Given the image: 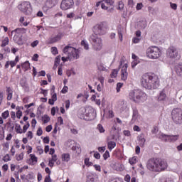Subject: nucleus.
<instances>
[{
	"label": "nucleus",
	"instance_id": "nucleus-1",
	"mask_svg": "<svg viewBox=\"0 0 182 182\" xmlns=\"http://www.w3.org/2000/svg\"><path fill=\"white\" fill-rule=\"evenodd\" d=\"M94 34L90 37V42L92 45L93 49L95 50H101L103 46L102 43V38L97 37V35L102 36V35L106 34V27L103 23H100L94 26L92 28Z\"/></svg>",
	"mask_w": 182,
	"mask_h": 182
},
{
	"label": "nucleus",
	"instance_id": "nucleus-2",
	"mask_svg": "<svg viewBox=\"0 0 182 182\" xmlns=\"http://www.w3.org/2000/svg\"><path fill=\"white\" fill-rule=\"evenodd\" d=\"M140 83L144 89L151 90L153 89H157L160 86V79L154 73H146L141 75Z\"/></svg>",
	"mask_w": 182,
	"mask_h": 182
},
{
	"label": "nucleus",
	"instance_id": "nucleus-3",
	"mask_svg": "<svg viewBox=\"0 0 182 182\" xmlns=\"http://www.w3.org/2000/svg\"><path fill=\"white\" fill-rule=\"evenodd\" d=\"M167 167H168L167 161L160 158H152L149 159L146 162V168L150 171H154V173L164 171V170H166Z\"/></svg>",
	"mask_w": 182,
	"mask_h": 182
},
{
	"label": "nucleus",
	"instance_id": "nucleus-4",
	"mask_svg": "<svg viewBox=\"0 0 182 182\" xmlns=\"http://www.w3.org/2000/svg\"><path fill=\"white\" fill-rule=\"evenodd\" d=\"M129 98L134 103H144L147 100V94L141 90H133L129 92Z\"/></svg>",
	"mask_w": 182,
	"mask_h": 182
},
{
	"label": "nucleus",
	"instance_id": "nucleus-5",
	"mask_svg": "<svg viewBox=\"0 0 182 182\" xmlns=\"http://www.w3.org/2000/svg\"><path fill=\"white\" fill-rule=\"evenodd\" d=\"M63 53L68 55L66 58L62 57L61 60L63 62H68V60H73L74 59H79V50L67 46L63 50Z\"/></svg>",
	"mask_w": 182,
	"mask_h": 182
},
{
	"label": "nucleus",
	"instance_id": "nucleus-6",
	"mask_svg": "<svg viewBox=\"0 0 182 182\" xmlns=\"http://www.w3.org/2000/svg\"><path fill=\"white\" fill-rule=\"evenodd\" d=\"M171 117L174 124H182V109L180 107L173 108L171 112Z\"/></svg>",
	"mask_w": 182,
	"mask_h": 182
},
{
	"label": "nucleus",
	"instance_id": "nucleus-7",
	"mask_svg": "<svg viewBox=\"0 0 182 182\" xmlns=\"http://www.w3.org/2000/svg\"><path fill=\"white\" fill-rule=\"evenodd\" d=\"M146 55L149 59H159L161 56V50L157 46H151L146 49Z\"/></svg>",
	"mask_w": 182,
	"mask_h": 182
},
{
	"label": "nucleus",
	"instance_id": "nucleus-8",
	"mask_svg": "<svg viewBox=\"0 0 182 182\" xmlns=\"http://www.w3.org/2000/svg\"><path fill=\"white\" fill-rule=\"evenodd\" d=\"M28 32V30L25 28H18L11 31V33H15L13 39L16 43H21L23 35Z\"/></svg>",
	"mask_w": 182,
	"mask_h": 182
},
{
	"label": "nucleus",
	"instance_id": "nucleus-9",
	"mask_svg": "<svg viewBox=\"0 0 182 182\" xmlns=\"http://www.w3.org/2000/svg\"><path fill=\"white\" fill-rule=\"evenodd\" d=\"M119 68H121V79L122 80H127V77L129 76V73H127V68L129 65L124 59L122 58L119 61Z\"/></svg>",
	"mask_w": 182,
	"mask_h": 182
},
{
	"label": "nucleus",
	"instance_id": "nucleus-10",
	"mask_svg": "<svg viewBox=\"0 0 182 182\" xmlns=\"http://www.w3.org/2000/svg\"><path fill=\"white\" fill-rule=\"evenodd\" d=\"M85 114H80L79 117L84 120H93L96 117V113L92 108L84 109Z\"/></svg>",
	"mask_w": 182,
	"mask_h": 182
},
{
	"label": "nucleus",
	"instance_id": "nucleus-11",
	"mask_svg": "<svg viewBox=\"0 0 182 182\" xmlns=\"http://www.w3.org/2000/svg\"><path fill=\"white\" fill-rule=\"evenodd\" d=\"M18 9L26 14V15H31L32 13V7L31 6V3L28 1H23L20 5H18Z\"/></svg>",
	"mask_w": 182,
	"mask_h": 182
},
{
	"label": "nucleus",
	"instance_id": "nucleus-12",
	"mask_svg": "<svg viewBox=\"0 0 182 182\" xmlns=\"http://www.w3.org/2000/svg\"><path fill=\"white\" fill-rule=\"evenodd\" d=\"M73 5H75L73 0H62L60 9L62 11H68V9H72Z\"/></svg>",
	"mask_w": 182,
	"mask_h": 182
},
{
	"label": "nucleus",
	"instance_id": "nucleus-13",
	"mask_svg": "<svg viewBox=\"0 0 182 182\" xmlns=\"http://www.w3.org/2000/svg\"><path fill=\"white\" fill-rule=\"evenodd\" d=\"M166 56L170 58V59H176L178 56V50H177L176 47L171 46L166 50Z\"/></svg>",
	"mask_w": 182,
	"mask_h": 182
},
{
	"label": "nucleus",
	"instance_id": "nucleus-14",
	"mask_svg": "<svg viewBox=\"0 0 182 182\" xmlns=\"http://www.w3.org/2000/svg\"><path fill=\"white\" fill-rule=\"evenodd\" d=\"M63 34L62 33H58L56 36H52L50 37L47 41V45H53V43H56L57 42H59L62 39Z\"/></svg>",
	"mask_w": 182,
	"mask_h": 182
},
{
	"label": "nucleus",
	"instance_id": "nucleus-15",
	"mask_svg": "<svg viewBox=\"0 0 182 182\" xmlns=\"http://www.w3.org/2000/svg\"><path fill=\"white\" fill-rule=\"evenodd\" d=\"M29 157L30 159L28 160V164H30V166H35L36 163H38V157L32 154L29 155Z\"/></svg>",
	"mask_w": 182,
	"mask_h": 182
},
{
	"label": "nucleus",
	"instance_id": "nucleus-16",
	"mask_svg": "<svg viewBox=\"0 0 182 182\" xmlns=\"http://www.w3.org/2000/svg\"><path fill=\"white\" fill-rule=\"evenodd\" d=\"M6 92L7 95V100H12V97L14 96V91L11 87H6Z\"/></svg>",
	"mask_w": 182,
	"mask_h": 182
},
{
	"label": "nucleus",
	"instance_id": "nucleus-17",
	"mask_svg": "<svg viewBox=\"0 0 182 182\" xmlns=\"http://www.w3.org/2000/svg\"><path fill=\"white\" fill-rule=\"evenodd\" d=\"M71 150L73 151H75L77 156H79V154L82 153V149L80 148V145L77 144H75V145H73L71 148Z\"/></svg>",
	"mask_w": 182,
	"mask_h": 182
},
{
	"label": "nucleus",
	"instance_id": "nucleus-18",
	"mask_svg": "<svg viewBox=\"0 0 182 182\" xmlns=\"http://www.w3.org/2000/svg\"><path fill=\"white\" fill-rule=\"evenodd\" d=\"M61 160L64 163H69L70 161V154L66 153L61 155Z\"/></svg>",
	"mask_w": 182,
	"mask_h": 182
},
{
	"label": "nucleus",
	"instance_id": "nucleus-19",
	"mask_svg": "<svg viewBox=\"0 0 182 182\" xmlns=\"http://www.w3.org/2000/svg\"><path fill=\"white\" fill-rule=\"evenodd\" d=\"M20 85L23 89H29V85H28V82L26 81V78H22L20 80Z\"/></svg>",
	"mask_w": 182,
	"mask_h": 182
},
{
	"label": "nucleus",
	"instance_id": "nucleus-20",
	"mask_svg": "<svg viewBox=\"0 0 182 182\" xmlns=\"http://www.w3.org/2000/svg\"><path fill=\"white\" fill-rule=\"evenodd\" d=\"M138 141L140 147H144V144H146V139L143 135H140L138 137Z\"/></svg>",
	"mask_w": 182,
	"mask_h": 182
},
{
	"label": "nucleus",
	"instance_id": "nucleus-21",
	"mask_svg": "<svg viewBox=\"0 0 182 182\" xmlns=\"http://www.w3.org/2000/svg\"><path fill=\"white\" fill-rule=\"evenodd\" d=\"M180 135H169L168 136V142L169 143H174V141H177V140L179 139Z\"/></svg>",
	"mask_w": 182,
	"mask_h": 182
},
{
	"label": "nucleus",
	"instance_id": "nucleus-22",
	"mask_svg": "<svg viewBox=\"0 0 182 182\" xmlns=\"http://www.w3.org/2000/svg\"><path fill=\"white\" fill-rule=\"evenodd\" d=\"M175 72L178 76H182V65H176L175 66Z\"/></svg>",
	"mask_w": 182,
	"mask_h": 182
},
{
	"label": "nucleus",
	"instance_id": "nucleus-23",
	"mask_svg": "<svg viewBox=\"0 0 182 182\" xmlns=\"http://www.w3.org/2000/svg\"><path fill=\"white\" fill-rule=\"evenodd\" d=\"M9 65L11 68H15V66H16V63L14 60L6 61L4 65L5 69H8L9 68Z\"/></svg>",
	"mask_w": 182,
	"mask_h": 182
},
{
	"label": "nucleus",
	"instance_id": "nucleus-24",
	"mask_svg": "<svg viewBox=\"0 0 182 182\" xmlns=\"http://www.w3.org/2000/svg\"><path fill=\"white\" fill-rule=\"evenodd\" d=\"M21 68L23 70H24V72H26V70H29V69H31V64L29 63V61L22 63Z\"/></svg>",
	"mask_w": 182,
	"mask_h": 182
},
{
	"label": "nucleus",
	"instance_id": "nucleus-25",
	"mask_svg": "<svg viewBox=\"0 0 182 182\" xmlns=\"http://www.w3.org/2000/svg\"><path fill=\"white\" fill-rule=\"evenodd\" d=\"M166 97H167V95H166V93H164V91H161L158 97V101L159 102H164V100H166Z\"/></svg>",
	"mask_w": 182,
	"mask_h": 182
},
{
	"label": "nucleus",
	"instance_id": "nucleus-26",
	"mask_svg": "<svg viewBox=\"0 0 182 182\" xmlns=\"http://www.w3.org/2000/svg\"><path fill=\"white\" fill-rule=\"evenodd\" d=\"M7 45H9V38L4 37V39L1 41V47L5 48V46H7Z\"/></svg>",
	"mask_w": 182,
	"mask_h": 182
},
{
	"label": "nucleus",
	"instance_id": "nucleus-27",
	"mask_svg": "<svg viewBox=\"0 0 182 182\" xmlns=\"http://www.w3.org/2000/svg\"><path fill=\"white\" fill-rule=\"evenodd\" d=\"M15 132H16V133H17V134H23V130H22V127H21V124H15Z\"/></svg>",
	"mask_w": 182,
	"mask_h": 182
},
{
	"label": "nucleus",
	"instance_id": "nucleus-28",
	"mask_svg": "<svg viewBox=\"0 0 182 182\" xmlns=\"http://www.w3.org/2000/svg\"><path fill=\"white\" fill-rule=\"evenodd\" d=\"M168 136L169 135H166L164 134H159L158 135L159 139H161L162 141H168Z\"/></svg>",
	"mask_w": 182,
	"mask_h": 182
},
{
	"label": "nucleus",
	"instance_id": "nucleus-29",
	"mask_svg": "<svg viewBox=\"0 0 182 182\" xmlns=\"http://www.w3.org/2000/svg\"><path fill=\"white\" fill-rule=\"evenodd\" d=\"M97 66L98 68V70H101L102 72H105V70H107L106 67H105V65L102 63H97Z\"/></svg>",
	"mask_w": 182,
	"mask_h": 182
},
{
	"label": "nucleus",
	"instance_id": "nucleus-30",
	"mask_svg": "<svg viewBox=\"0 0 182 182\" xmlns=\"http://www.w3.org/2000/svg\"><path fill=\"white\" fill-rule=\"evenodd\" d=\"M107 147H108V149L109 150V151H112V149H114V147H116V143L113 141H109L107 143Z\"/></svg>",
	"mask_w": 182,
	"mask_h": 182
},
{
	"label": "nucleus",
	"instance_id": "nucleus-31",
	"mask_svg": "<svg viewBox=\"0 0 182 182\" xmlns=\"http://www.w3.org/2000/svg\"><path fill=\"white\" fill-rule=\"evenodd\" d=\"M19 22L23 25V26H28L29 25V22L25 21V17L23 16L20 17Z\"/></svg>",
	"mask_w": 182,
	"mask_h": 182
},
{
	"label": "nucleus",
	"instance_id": "nucleus-32",
	"mask_svg": "<svg viewBox=\"0 0 182 182\" xmlns=\"http://www.w3.org/2000/svg\"><path fill=\"white\" fill-rule=\"evenodd\" d=\"M5 137V130L4 129V127L0 125V140H4Z\"/></svg>",
	"mask_w": 182,
	"mask_h": 182
},
{
	"label": "nucleus",
	"instance_id": "nucleus-33",
	"mask_svg": "<svg viewBox=\"0 0 182 182\" xmlns=\"http://www.w3.org/2000/svg\"><path fill=\"white\" fill-rule=\"evenodd\" d=\"M35 176L33 174V172H30L26 176V180H27V181H29L30 180H33Z\"/></svg>",
	"mask_w": 182,
	"mask_h": 182
},
{
	"label": "nucleus",
	"instance_id": "nucleus-34",
	"mask_svg": "<svg viewBox=\"0 0 182 182\" xmlns=\"http://www.w3.org/2000/svg\"><path fill=\"white\" fill-rule=\"evenodd\" d=\"M129 163L131 164V166H134V164L137 163V157L133 156L132 158H130L129 159Z\"/></svg>",
	"mask_w": 182,
	"mask_h": 182
},
{
	"label": "nucleus",
	"instance_id": "nucleus-35",
	"mask_svg": "<svg viewBox=\"0 0 182 182\" xmlns=\"http://www.w3.org/2000/svg\"><path fill=\"white\" fill-rule=\"evenodd\" d=\"M42 122L44 124H46V123H49V122H50V118L48 115H44L42 117Z\"/></svg>",
	"mask_w": 182,
	"mask_h": 182
},
{
	"label": "nucleus",
	"instance_id": "nucleus-36",
	"mask_svg": "<svg viewBox=\"0 0 182 182\" xmlns=\"http://www.w3.org/2000/svg\"><path fill=\"white\" fill-rule=\"evenodd\" d=\"M31 127V124H29V122H26V124L23 125V133H26L28 132V129Z\"/></svg>",
	"mask_w": 182,
	"mask_h": 182
},
{
	"label": "nucleus",
	"instance_id": "nucleus-37",
	"mask_svg": "<svg viewBox=\"0 0 182 182\" xmlns=\"http://www.w3.org/2000/svg\"><path fill=\"white\" fill-rule=\"evenodd\" d=\"M1 117L4 119V120L8 119V117H9V111L6 110L3 113H1Z\"/></svg>",
	"mask_w": 182,
	"mask_h": 182
},
{
	"label": "nucleus",
	"instance_id": "nucleus-38",
	"mask_svg": "<svg viewBox=\"0 0 182 182\" xmlns=\"http://www.w3.org/2000/svg\"><path fill=\"white\" fill-rule=\"evenodd\" d=\"M118 73H119V70L117 69L112 70L110 77L112 78L117 77Z\"/></svg>",
	"mask_w": 182,
	"mask_h": 182
},
{
	"label": "nucleus",
	"instance_id": "nucleus-39",
	"mask_svg": "<svg viewBox=\"0 0 182 182\" xmlns=\"http://www.w3.org/2000/svg\"><path fill=\"white\" fill-rule=\"evenodd\" d=\"M81 45L82 46H83L84 49H85L86 50H89V43H87V42H86L85 40H82L81 41Z\"/></svg>",
	"mask_w": 182,
	"mask_h": 182
},
{
	"label": "nucleus",
	"instance_id": "nucleus-40",
	"mask_svg": "<svg viewBox=\"0 0 182 182\" xmlns=\"http://www.w3.org/2000/svg\"><path fill=\"white\" fill-rule=\"evenodd\" d=\"M51 99L56 102L58 100V95L55 93V90H51Z\"/></svg>",
	"mask_w": 182,
	"mask_h": 182
},
{
	"label": "nucleus",
	"instance_id": "nucleus-41",
	"mask_svg": "<svg viewBox=\"0 0 182 182\" xmlns=\"http://www.w3.org/2000/svg\"><path fill=\"white\" fill-rule=\"evenodd\" d=\"M26 139H28V140H32V139H33V133L32 132V131H28L26 134Z\"/></svg>",
	"mask_w": 182,
	"mask_h": 182
},
{
	"label": "nucleus",
	"instance_id": "nucleus-42",
	"mask_svg": "<svg viewBox=\"0 0 182 182\" xmlns=\"http://www.w3.org/2000/svg\"><path fill=\"white\" fill-rule=\"evenodd\" d=\"M2 160L3 161H4V163H8V161H11V156H9V154H7L3 157Z\"/></svg>",
	"mask_w": 182,
	"mask_h": 182
},
{
	"label": "nucleus",
	"instance_id": "nucleus-43",
	"mask_svg": "<svg viewBox=\"0 0 182 182\" xmlns=\"http://www.w3.org/2000/svg\"><path fill=\"white\" fill-rule=\"evenodd\" d=\"M104 2L107 4V6H112L114 4V0H104Z\"/></svg>",
	"mask_w": 182,
	"mask_h": 182
},
{
	"label": "nucleus",
	"instance_id": "nucleus-44",
	"mask_svg": "<svg viewBox=\"0 0 182 182\" xmlns=\"http://www.w3.org/2000/svg\"><path fill=\"white\" fill-rule=\"evenodd\" d=\"M97 129H98V131L100 132V133H105V128L103 127L102 124H99L97 125Z\"/></svg>",
	"mask_w": 182,
	"mask_h": 182
},
{
	"label": "nucleus",
	"instance_id": "nucleus-45",
	"mask_svg": "<svg viewBox=\"0 0 182 182\" xmlns=\"http://www.w3.org/2000/svg\"><path fill=\"white\" fill-rule=\"evenodd\" d=\"M51 53L56 55L58 53H59V51L58 50V48L56 47H52L51 48Z\"/></svg>",
	"mask_w": 182,
	"mask_h": 182
},
{
	"label": "nucleus",
	"instance_id": "nucleus-46",
	"mask_svg": "<svg viewBox=\"0 0 182 182\" xmlns=\"http://www.w3.org/2000/svg\"><path fill=\"white\" fill-rule=\"evenodd\" d=\"M17 161H21V160H23V153H21L18 155H16Z\"/></svg>",
	"mask_w": 182,
	"mask_h": 182
},
{
	"label": "nucleus",
	"instance_id": "nucleus-47",
	"mask_svg": "<svg viewBox=\"0 0 182 182\" xmlns=\"http://www.w3.org/2000/svg\"><path fill=\"white\" fill-rule=\"evenodd\" d=\"M89 158H85V166H87L88 167L90 166H93V163L89 161Z\"/></svg>",
	"mask_w": 182,
	"mask_h": 182
},
{
	"label": "nucleus",
	"instance_id": "nucleus-48",
	"mask_svg": "<svg viewBox=\"0 0 182 182\" xmlns=\"http://www.w3.org/2000/svg\"><path fill=\"white\" fill-rule=\"evenodd\" d=\"M109 157H110V153H109V151H106L103 154L104 160H107Z\"/></svg>",
	"mask_w": 182,
	"mask_h": 182
},
{
	"label": "nucleus",
	"instance_id": "nucleus-49",
	"mask_svg": "<svg viewBox=\"0 0 182 182\" xmlns=\"http://www.w3.org/2000/svg\"><path fill=\"white\" fill-rule=\"evenodd\" d=\"M41 95H43L44 97H46L48 96V90H44L43 88H41Z\"/></svg>",
	"mask_w": 182,
	"mask_h": 182
},
{
	"label": "nucleus",
	"instance_id": "nucleus-50",
	"mask_svg": "<svg viewBox=\"0 0 182 182\" xmlns=\"http://www.w3.org/2000/svg\"><path fill=\"white\" fill-rule=\"evenodd\" d=\"M60 55H58L55 59V65H58L60 63Z\"/></svg>",
	"mask_w": 182,
	"mask_h": 182
},
{
	"label": "nucleus",
	"instance_id": "nucleus-51",
	"mask_svg": "<svg viewBox=\"0 0 182 182\" xmlns=\"http://www.w3.org/2000/svg\"><path fill=\"white\" fill-rule=\"evenodd\" d=\"M65 105L66 110L69 109V107H70V100H65Z\"/></svg>",
	"mask_w": 182,
	"mask_h": 182
},
{
	"label": "nucleus",
	"instance_id": "nucleus-52",
	"mask_svg": "<svg viewBox=\"0 0 182 182\" xmlns=\"http://www.w3.org/2000/svg\"><path fill=\"white\" fill-rule=\"evenodd\" d=\"M139 60H134L132 62V68H136V66H137V65H139Z\"/></svg>",
	"mask_w": 182,
	"mask_h": 182
},
{
	"label": "nucleus",
	"instance_id": "nucleus-53",
	"mask_svg": "<svg viewBox=\"0 0 182 182\" xmlns=\"http://www.w3.org/2000/svg\"><path fill=\"white\" fill-rule=\"evenodd\" d=\"M38 45H39V41L36 40L33 43H31V46L32 48H36V46H38Z\"/></svg>",
	"mask_w": 182,
	"mask_h": 182
},
{
	"label": "nucleus",
	"instance_id": "nucleus-54",
	"mask_svg": "<svg viewBox=\"0 0 182 182\" xmlns=\"http://www.w3.org/2000/svg\"><path fill=\"white\" fill-rule=\"evenodd\" d=\"M68 90H69V87L68 86H64L61 90V93H63V95H65L68 93Z\"/></svg>",
	"mask_w": 182,
	"mask_h": 182
},
{
	"label": "nucleus",
	"instance_id": "nucleus-55",
	"mask_svg": "<svg viewBox=\"0 0 182 182\" xmlns=\"http://www.w3.org/2000/svg\"><path fill=\"white\" fill-rule=\"evenodd\" d=\"M123 87V83L122 82H118L117 84V92H120V89H122V87Z\"/></svg>",
	"mask_w": 182,
	"mask_h": 182
},
{
	"label": "nucleus",
	"instance_id": "nucleus-56",
	"mask_svg": "<svg viewBox=\"0 0 182 182\" xmlns=\"http://www.w3.org/2000/svg\"><path fill=\"white\" fill-rule=\"evenodd\" d=\"M36 123H38L36 122V119H33L32 121H31V127H32V129H35V127H36Z\"/></svg>",
	"mask_w": 182,
	"mask_h": 182
},
{
	"label": "nucleus",
	"instance_id": "nucleus-57",
	"mask_svg": "<svg viewBox=\"0 0 182 182\" xmlns=\"http://www.w3.org/2000/svg\"><path fill=\"white\" fill-rule=\"evenodd\" d=\"M16 117L17 119H21V117H22V111H21V109L17 110Z\"/></svg>",
	"mask_w": 182,
	"mask_h": 182
},
{
	"label": "nucleus",
	"instance_id": "nucleus-58",
	"mask_svg": "<svg viewBox=\"0 0 182 182\" xmlns=\"http://www.w3.org/2000/svg\"><path fill=\"white\" fill-rule=\"evenodd\" d=\"M93 167L95 168L96 171H102V168L100 167V165L95 164L93 166Z\"/></svg>",
	"mask_w": 182,
	"mask_h": 182
},
{
	"label": "nucleus",
	"instance_id": "nucleus-59",
	"mask_svg": "<svg viewBox=\"0 0 182 182\" xmlns=\"http://www.w3.org/2000/svg\"><path fill=\"white\" fill-rule=\"evenodd\" d=\"M8 168H9V166L8 164H4L2 166V171L6 173V171H8Z\"/></svg>",
	"mask_w": 182,
	"mask_h": 182
},
{
	"label": "nucleus",
	"instance_id": "nucleus-60",
	"mask_svg": "<svg viewBox=\"0 0 182 182\" xmlns=\"http://www.w3.org/2000/svg\"><path fill=\"white\" fill-rule=\"evenodd\" d=\"M86 182H97L93 176H90Z\"/></svg>",
	"mask_w": 182,
	"mask_h": 182
},
{
	"label": "nucleus",
	"instance_id": "nucleus-61",
	"mask_svg": "<svg viewBox=\"0 0 182 182\" xmlns=\"http://www.w3.org/2000/svg\"><path fill=\"white\" fill-rule=\"evenodd\" d=\"M43 133V131L42 130V128H38L36 132L37 136H42Z\"/></svg>",
	"mask_w": 182,
	"mask_h": 182
},
{
	"label": "nucleus",
	"instance_id": "nucleus-62",
	"mask_svg": "<svg viewBox=\"0 0 182 182\" xmlns=\"http://www.w3.org/2000/svg\"><path fill=\"white\" fill-rule=\"evenodd\" d=\"M123 133H124V136H127V137H129V136H132V134L129 130H124Z\"/></svg>",
	"mask_w": 182,
	"mask_h": 182
},
{
	"label": "nucleus",
	"instance_id": "nucleus-63",
	"mask_svg": "<svg viewBox=\"0 0 182 182\" xmlns=\"http://www.w3.org/2000/svg\"><path fill=\"white\" fill-rule=\"evenodd\" d=\"M58 123L62 126V124H63V118H62V117H59L58 118Z\"/></svg>",
	"mask_w": 182,
	"mask_h": 182
},
{
	"label": "nucleus",
	"instance_id": "nucleus-64",
	"mask_svg": "<svg viewBox=\"0 0 182 182\" xmlns=\"http://www.w3.org/2000/svg\"><path fill=\"white\" fill-rule=\"evenodd\" d=\"M159 182H174L173 180L168 178V179H161Z\"/></svg>",
	"mask_w": 182,
	"mask_h": 182
}]
</instances>
